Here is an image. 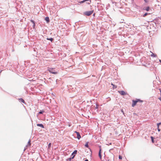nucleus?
Returning <instances> with one entry per match:
<instances>
[{"instance_id": "obj_1", "label": "nucleus", "mask_w": 161, "mask_h": 161, "mask_svg": "<svg viewBox=\"0 0 161 161\" xmlns=\"http://www.w3.org/2000/svg\"><path fill=\"white\" fill-rule=\"evenodd\" d=\"M47 70L49 71L50 73L53 74H56L58 73V72H57L55 71L54 69L53 68H48Z\"/></svg>"}, {"instance_id": "obj_2", "label": "nucleus", "mask_w": 161, "mask_h": 161, "mask_svg": "<svg viewBox=\"0 0 161 161\" xmlns=\"http://www.w3.org/2000/svg\"><path fill=\"white\" fill-rule=\"evenodd\" d=\"M93 10L86 11L84 13V14L87 16H89L93 13Z\"/></svg>"}, {"instance_id": "obj_3", "label": "nucleus", "mask_w": 161, "mask_h": 161, "mask_svg": "<svg viewBox=\"0 0 161 161\" xmlns=\"http://www.w3.org/2000/svg\"><path fill=\"white\" fill-rule=\"evenodd\" d=\"M119 93L122 96H124L127 94V93L125 92L124 91H119Z\"/></svg>"}, {"instance_id": "obj_4", "label": "nucleus", "mask_w": 161, "mask_h": 161, "mask_svg": "<svg viewBox=\"0 0 161 161\" xmlns=\"http://www.w3.org/2000/svg\"><path fill=\"white\" fill-rule=\"evenodd\" d=\"M75 133H76V135H77V138L78 139V140H79L81 137V136L80 134V133L78 132H77L76 131H75Z\"/></svg>"}, {"instance_id": "obj_5", "label": "nucleus", "mask_w": 161, "mask_h": 161, "mask_svg": "<svg viewBox=\"0 0 161 161\" xmlns=\"http://www.w3.org/2000/svg\"><path fill=\"white\" fill-rule=\"evenodd\" d=\"M99 147L100 148V149H99V151L98 155H99V157L100 158V159H102V155H101V147L99 146Z\"/></svg>"}, {"instance_id": "obj_6", "label": "nucleus", "mask_w": 161, "mask_h": 161, "mask_svg": "<svg viewBox=\"0 0 161 161\" xmlns=\"http://www.w3.org/2000/svg\"><path fill=\"white\" fill-rule=\"evenodd\" d=\"M137 103V102L136 101V100H133L132 106V107H134L136 105Z\"/></svg>"}, {"instance_id": "obj_7", "label": "nucleus", "mask_w": 161, "mask_h": 161, "mask_svg": "<svg viewBox=\"0 0 161 161\" xmlns=\"http://www.w3.org/2000/svg\"><path fill=\"white\" fill-rule=\"evenodd\" d=\"M150 7L149 6L146 7H144L142 9L143 10H146L147 11H148L150 10Z\"/></svg>"}, {"instance_id": "obj_8", "label": "nucleus", "mask_w": 161, "mask_h": 161, "mask_svg": "<svg viewBox=\"0 0 161 161\" xmlns=\"http://www.w3.org/2000/svg\"><path fill=\"white\" fill-rule=\"evenodd\" d=\"M18 100L20 102L23 103L24 104H25V103L24 100L22 98H19L18 99Z\"/></svg>"}, {"instance_id": "obj_9", "label": "nucleus", "mask_w": 161, "mask_h": 161, "mask_svg": "<svg viewBox=\"0 0 161 161\" xmlns=\"http://www.w3.org/2000/svg\"><path fill=\"white\" fill-rule=\"evenodd\" d=\"M77 150H75L72 153L71 157H72L74 155L75 156V155L77 153Z\"/></svg>"}, {"instance_id": "obj_10", "label": "nucleus", "mask_w": 161, "mask_h": 161, "mask_svg": "<svg viewBox=\"0 0 161 161\" xmlns=\"http://www.w3.org/2000/svg\"><path fill=\"white\" fill-rule=\"evenodd\" d=\"M161 125V122L158 123L157 124V129L158 131L159 132L160 131V129L159 128V126L160 125Z\"/></svg>"}, {"instance_id": "obj_11", "label": "nucleus", "mask_w": 161, "mask_h": 161, "mask_svg": "<svg viewBox=\"0 0 161 161\" xmlns=\"http://www.w3.org/2000/svg\"><path fill=\"white\" fill-rule=\"evenodd\" d=\"M75 157V155H74L72 157H71L70 156V157L69 158H68L67 160H66L67 161H71V159H73Z\"/></svg>"}, {"instance_id": "obj_12", "label": "nucleus", "mask_w": 161, "mask_h": 161, "mask_svg": "<svg viewBox=\"0 0 161 161\" xmlns=\"http://www.w3.org/2000/svg\"><path fill=\"white\" fill-rule=\"evenodd\" d=\"M37 126H38L41 127L42 128H44V125L42 124H37Z\"/></svg>"}, {"instance_id": "obj_13", "label": "nucleus", "mask_w": 161, "mask_h": 161, "mask_svg": "<svg viewBox=\"0 0 161 161\" xmlns=\"http://www.w3.org/2000/svg\"><path fill=\"white\" fill-rule=\"evenodd\" d=\"M45 20L47 23H49L50 21L49 18L48 17H46L45 18Z\"/></svg>"}, {"instance_id": "obj_14", "label": "nucleus", "mask_w": 161, "mask_h": 161, "mask_svg": "<svg viewBox=\"0 0 161 161\" xmlns=\"http://www.w3.org/2000/svg\"><path fill=\"white\" fill-rule=\"evenodd\" d=\"M31 140H29L28 142L27 145L26 146V147H28L29 146H31Z\"/></svg>"}, {"instance_id": "obj_15", "label": "nucleus", "mask_w": 161, "mask_h": 161, "mask_svg": "<svg viewBox=\"0 0 161 161\" xmlns=\"http://www.w3.org/2000/svg\"><path fill=\"white\" fill-rule=\"evenodd\" d=\"M31 22L33 24V27H34L35 26V21L33 20H31Z\"/></svg>"}, {"instance_id": "obj_16", "label": "nucleus", "mask_w": 161, "mask_h": 161, "mask_svg": "<svg viewBox=\"0 0 161 161\" xmlns=\"http://www.w3.org/2000/svg\"><path fill=\"white\" fill-rule=\"evenodd\" d=\"M151 56L153 57H157V55L153 53H152V54L151 55Z\"/></svg>"}, {"instance_id": "obj_17", "label": "nucleus", "mask_w": 161, "mask_h": 161, "mask_svg": "<svg viewBox=\"0 0 161 161\" xmlns=\"http://www.w3.org/2000/svg\"><path fill=\"white\" fill-rule=\"evenodd\" d=\"M47 39L50 41L51 42H52L53 40V38H47Z\"/></svg>"}, {"instance_id": "obj_18", "label": "nucleus", "mask_w": 161, "mask_h": 161, "mask_svg": "<svg viewBox=\"0 0 161 161\" xmlns=\"http://www.w3.org/2000/svg\"><path fill=\"white\" fill-rule=\"evenodd\" d=\"M136 101L137 103L138 102H143V101L142 100H141L140 99H136Z\"/></svg>"}, {"instance_id": "obj_19", "label": "nucleus", "mask_w": 161, "mask_h": 161, "mask_svg": "<svg viewBox=\"0 0 161 161\" xmlns=\"http://www.w3.org/2000/svg\"><path fill=\"white\" fill-rule=\"evenodd\" d=\"M149 14H150L148 13H145L142 16L143 17H145L146 16H147V15Z\"/></svg>"}, {"instance_id": "obj_20", "label": "nucleus", "mask_w": 161, "mask_h": 161, "mask_svg": "<svg viewBox=\"0 0 161 161\" xmlns=\"http://www.w3.org/2000/svg\"><path fill=\"white\" fill-rule=\"evenodd\" d=\"M84 1H85V2L86 1H89V2L87 3V4H90L91 2V0H84Z\"/></svg>"}, {"instance_id": "obj_21", "label": "nucleus", "mask_w": 161, "mask_h": 161, "mask_svg": "<svg viewBox=\"0 0 161 161\" xmlns=\"http://www.w3.org/2000/svg\"><path fill=\"white\" fill-rule=\"evenodd\" d=\"M151 140H152V142L153 143H154V138L152 136L151 137Z\"/></svg>"}, {"instance_id": "obj_22", "label": "nucleus", "mask_w": 161, "mask_h": 161, "mask_svg": "<svg viewBox=\"0 0 161 161\" xmlns=\"http://www.w3.org/2000/svg\"><path fill=\"white\" fill-rule=\"evenodd\" d=\"M44 112V111L43 110H41L38 113L39 114H42Z\"/></svg>"}, {"instance_id": "obj_23", "label": "nucleus", "mask_w": 161, "mask_h": 161, "mask_svg": "<svg viewBox=\"0 0 161 161\" xmlns=\"http://www.w3.org/2000/svg\"><path fill=\"white\" fill-rule=\"evenodd\" d=\"M88 142H87L85 145V146L86 147L88 148L89 147V146L88 144Z\"/></svg>"}, {"instance_id": "obj_24", "label": "nucleus", "mask_w": 161, "mask_h": 161, "mask_svg": "<svg viewBox=\"0 0 161 161\" xmlns=\"http://www.w3.org/2000/svg\"><path fill=\"white\" fill-rule=\"evenodd\" d=\"M119 159L121 160L122 158V156L120 155H119Z\"/></svg>"}, {"instance_id": "obj_25", "label": "nucleus", "mask_w": 161, "mask_h": 161, "mask_svg": "<svg viewBox=\"0 0 161 161\" xmlns=\"http://www.w3.org/2000/svg\"><path fill=\"white\" fill-rule=\"evenodd\" d=\"M98 105L97 104H96V107L94 106L95 109H98Z\"/></svg>"}, {"instance_id": "obj_26", "label": "nucleus", "mask_w": 161, "mask_h": 161, "mask_svg": "<svg viewBox=\"0 0 161 161\" xmlns=\"http://www.w3.org/2000/svg\"><path fill=\"white\" fill-rule=\"evenodd\" d=\"M111 85L113 86V88H116V86L115 87V85H113L112 83L111 84Z\"/></svg>"}, {"instance_id": "obj_27", "label": "nucleus", "mask_w": 161, "mask_h": 161, "mask_svg": "<svg viewBox=\"0 0 161 161\" xmlns=\"http://www.w3.org/2000/svg\"><path fill=\"white\" fill-rule=\"evenodd\" d=\"M51 143H49L48 145V147L49 148V147H50L51 146Z\"/></svg>"}, {"instance_id": "obj_28", "label": "nucleus", "mask_w": 161, "mask_h": 161, "mask_svg": "<svg viewBox=\"0 0 161 161\" xmlns=\"http://www.w3.org/2000/svg\"><path fill=\"white\" fill-rule=\"evenodd\" d=\"M145 2L146 3H147L148 2V0H144Z\"/></svg>"}, {"instance_id": "obj_29", "label": "nucleus", "mask_w": 161, "mask_h": 161, "mask_svg": "<svg viewBox=\"0 0 161 161\" xmlns=\"http://www.w3.org/2000/svg\"><path fill=\"white\" fill-rule=\"evenodd\" d=\"M85 1H84V0L81 1L80 2V3H83Z\"/></svg>"}, {"instance_id": "obj_30", "label": "nucleus", "mask_w": 161, "mask_h": 161, "mask_svg": "<svg viewBox=\"0 0 161 161\" xmlns=\"http://www.w3.org/2000/svg\"><path fill=\"white\" fill-rule=\"evenodd\" d=\"M158 99L161 101V97H160L159 98H158Z\"/></svg>"}, {"instance_id": "obj_31", "label": "nucleus", "mask_w": 161, "mask_h": 161, "mask_svg": "<svg viewBox=\"0 0 161 161\" xmlns=\"http://www.w3.org/2000/svg\"><path fill=\"white\" fill-rule=\"evenodd\" d=\"M85 161H89L87 159H86Z\"/></svg>"}, {"instance_id": "obj_32", "label": "nucleus", "mask_w": 161, "mask_h": 161, "mask_svg": "<svg viewBox=\"0 0 161 161\" xmlns=\"http://www.w3.org/2000/svg\"><path fill=\"white\" fill-rule=\"evenodd\" d=\"M159 61L161 63V60L159 59Z\"/></svg>"}, {"instance_id": "obj_33", "label": "nucleus", "mask_w": 161, "mask_h": 161, "mask_svg": "<svg viewBox=\"0 0 161 161\" xmlns=\"http://www.w3.org/2000/svg\"><path fill=\"white\" fill-rule=\"evenodd\" d=\"M112 149H111L109 150V152H110V150H112Z\"/></svg>"}, {"instance_id": "obj_34", "label": "nucleus", "mask_w": 161, "mask_h": 161, "mask_svg": "<svg viewBox=\"0 0 161 161\" xmlns=\"http://www.w3.org/2000/svg\"><path fill=\"white\" fill-rule=\"evenodd\" d=\"M26 148H25V149H24V151H25L26 150Z\"/></svg>"}, {"instance_id": "obj_35", "label": "nucleus", "mask_w": 161, "mask_h": 161, "mask_svg": "<svg viewBox=\"0 0 161 161\" xmlns=\"http://www.w3.org/2000/svg\"><path fill=\"white\" fill-rule=\"evenodd\" d=\"M95 13H94V14H93V15L94 16H95Z\"/></svg>"}, {"instance_id": "obj_36", "label": "nucleus", "mask_w": 161, "mask_h": 161, "mask_svg": "<svg viewBox=\"0 0 161 161\" xmlns=\"http://www.w3.org/2000/svg\"><path fill=\"white\" fill-rule=\"evenodd\" d=\"M108 161H110V160L109 159H108Z\"/></svg>"}, {"instance_id": "obj_37", "label": "nucleus", "mask_w": 161, "mask_h": 161, "mask_svg": "<svg viewBox=\"0 0 161 161\" xmlns=\"http://www.w3.org/2000/svg\"><path fill=\"white\" fill-rule=\"evenodd\" d=\"M160 92H161V93H160L161 94V97H161V91H160Z\"/></svg>"}]
</instances>
